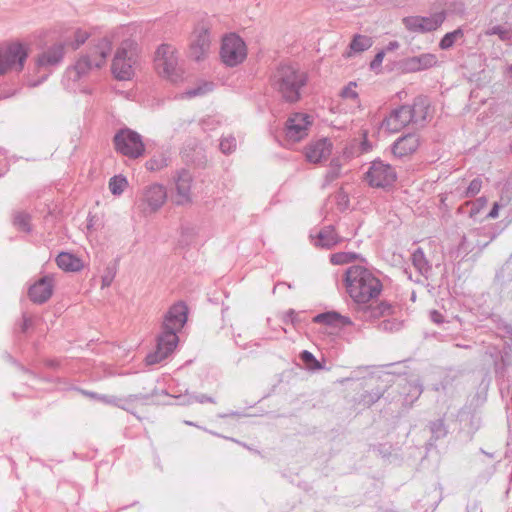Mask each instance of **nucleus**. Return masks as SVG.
I'll list each match as a JSON object with an SVG mask.
<instances>
[{
  "instance_id": "1",
  "label": "nucleus",
  "mask_w": 512,
  "mask_h": 512,
  "mask_svg": "<svg viewBox=\"0 0 512 512\" xmlns=\"http://www.w3.org/2000/svg\"><path fill=\"white\" fill-rule=\"evenodd\" d=\"M188 307L179 301L173 304L165 313L161 325V332L156 338V349L147 354L145 362L147 365L158 364L167 359L178 345L177 333L187 322Z\"/></svg>"
},
{
  "instance_id": "2",
  "label": "nucleus",
  "mask_w": 512,
  "mask_h": 512,
  "mask_svg": "<svg viewBox=\"0 0 512 512\" xmlns=\"http://www.w3.org/2000/svg\"><path fill=\"white\" fill-rule=\"evenodd\" d=\"M343 281L347 293L358 305L377 299L383 290L380 279L362 265L350 266L344 273Z\"/></svg>"
},
{
  "instance_id": "3",
  "label": "nucleus",
  "mask_w": 512,
  "mask_h": 512,
  "mask_svg": "<svg viewBox=\"0 0 512 512\" xmlns=\"http://www.w3.org/2000/svg\"><path fill=\"white\" fill-rule=\"evenodd\" d=\"M308 77L297 66L281 63L272 72L270 83L272 88L286 103H296L301 99V90L306 86Z\"/></svg>"
},
{
  "instance_id": "4",
  "label": "nucleus",
  "mask_w": 512,
  "mask_h": 512,
  "mask_svg": "<svg viewBox=\"0 0 512 512\" xmlns=\"http://www.w3.org/2000/svg\"><path fill=\"white\" fill-rule=\"evenodd\" d=\"M110 51L111 42L107 38H101L98 40L97 44L90 48L86 54L82 55L70 69V71L75 73L72 80L78 81L83 76L87 75L92 69L101 68Z\"/></svg>"
},
{
  "instance_id": "5",
  "label": "nucleus",
  "mask_w": 512,
  "mask_h": 512,
  "mask_svg": "<svg viewBox=\"0 0 512 512\" xmlns=\"http://www.w3.org/2000/svg\"><path fill=\"white\" fill-rule=\"evenodd\" d=\"M137 59V43L125 39L117 48L112 60L111 71L117 80H129L134 74L133 66Z\"/></svg>"
},
{
  "instance_id": "6",
  "label": "nucleus",
  "mask_w": 512,
  "mask_h": 512,
  "mask_svg": "<svg viewBox=\"0 0 512 512\" xmlns=\"http://www.w3.org/2000/svg\"><path fill=\"white\" fill-rule=\"evenodd\" d=\"M65 55V44L59 42L49 46L46 50L40 53L35 61L36 73L43 74L37 80L29 81L30 87H37L42 84L52 74L54 68L59 66Z\"/></svg>"
},
{
  "instance_id": "7",
  "label": "nucleus",
  "mask_w": 512,
  "mask_h": 512,
  "mask_svg": "<svg viewBox=\"0 0 512 512\" xmlns=\"http://www.w3.org/2000/svg\"><path fill=\"white\" fill-rule=\"evenodd\" d=\"M113 145L117 153L129 159H138L145 153L142 136L128 127L121 128L115 133Z\"/></svg>"
},
{
  "instance_id": "8",
  "label": "nucleus",
  "mask_w": 512,
  "mask_h": 512,
  "mask_svg": "<svg viewBox=\"0 0 512 512\" xmlns=\"http://www.w3.org/2000/svg\"><path fill=\"white\" fill-rule=\"evenodd\" d=\"M154 66L157 73L171 82H178L182 79V71L178 67V57L176 49L169 44H161L154 58Z\"/></svg>"
},
{
  "instance_id": "9",
  "label": "nucleus",
  "mask_w": 512,
  "mask_h": 512,
  "mask_svg": "<svg viewBox=\"0 0 512 512\" xmlns=\"http://www.w3.org/2000/svg\"><path fill=\"white\" fill-rule=\"evenodd\" d=\"M220 56L228 67L241 64L247 57V47L244 40L235 33L226 35L221 44Z\"/></svg>"
},
{
  "instance_id": "10",
  "label": "nucleus",
  "mask_w": 512,
  "mask_h": 512,
  "mask_svg": "<svg viewBox=\"0 0 512 512\" xmlns=\"http://www.w3.org/2000/svg\"><path fill=\"white\" fill-rule=\"evenodd\" d=\"M365 180L373 188H386L392 186L397 180L395 169L380 159L371 162L365 173Z\"/></svg>"
},
{
  "instance_id": "11",
  "label": "nucleus",
  "mask_w": 512,
  "mask_h": 512,
  "mask_svg": "<svg viewBox=\"0 0 512 512\" xmlns=\"http://www.w3.org/2000/svg\"><path fill=\"white\" fill-rule=\"evenodd\" d=\"M27 57L26 47L19 42L12 43L0 50V76L13 67L16 71H22Z\"/></svg>"
},
{
  "instance_id": "12",
  "label": "nucleus",
  "mask_w": 512,
  "mask_h": 512,
  "mask_svg": "<svg viewBox=\"0 0 512 512\" xmlns=\"http://www.w3.org/2000/svg\"><path fill=\"white\" fill-rule=\"evenodd\" d=\"M395 392L398 394V400H402V405L410 407L422 394L423 387L419 381H408L406 378H401L395 388L389 387L387 398L392 396L391 401H394L396 396L393 394Z\"/></svg>"
},
{
  "instance_id": "13",
  "label": "nucleus",
  "mask_w": 512,
  "mask_h": 512,
  "mask_svg": "<svg viewBox=\"0 0 512 512\" xmlns=\"http://www.w3.org/2000/svg\"><path fill=\"white\" fill-rule=\"evenodd\" d=\"M311 125L310 116L305 113H293L285 123V136L289 141L299 142L307 136Z\"/></svg>"
},
{
  "instance_id": "14",
  "label": "nucleus",
  "mask_w": 512,
  "mask_h": 512,
  "mask_svg": "<svg viewBox=\"0 0 512 512\" xmlns=\"http://www.w3.org/2000/svg\"><path fill=\"white\" fill-rule=\"evenodd\" d=\"M410 113L409 105H401L382 120L381 127L393 133L398 132L408 124L414 123Z\"/></svg>"
},
{
  "instance_id": "15",
  "label": "nucleus",
  "mask_w": 512,
  "mask_h": 512,
  "mask_svg": "<svg viewBox=\"0 0 512 512\" xmlns=\"http://www.w3.org/2000/svg\"><path fill=\"white\" fill-rule=\"evenodd\" d=\"M437 64V57L432 53H423L400 61L399 65L403 72L412 73L429 69Z\"/></svg>"
},
{
  "instance_id": "16",
  "label": "nucleus",
  "mask_w": 512,
  "mask_h": 512,
  "mask_svg": "<svg viewBox=\"0 0 512 512\" xmlns=\"http://www.w3.org/2000/svg\"><path fill=\"white\" fill-rule=\"evenodd\" d=\"M166 189L161 184H151L144 188L141 201L147 204L149 212H156L166 201Z\"/></svg>"
},
{
  "instance_id": "17",
  "label": "nucleus",
  "mask_w": 512,
  "mask_h": 512,
  "mask_svg": "<svg viewBox=\"0 0 512 512\" xmlns=\"http://www.w3.org/2000/svg\"><path fill=\"white\" fill-rule=\"evenodd\" d=\"M419 144V136L416 133H408L393 142L391 151L394 156L403 158L416 152Z\"/></svg>"
},
{
  "instance_id": "18",
  "label": "nucleus",
  "mask_w": 512,
  "mask_h": 512,
  "mask_svg": "<svg viewBox=\"0 0 512 512\" xmlns=\"http://www.w3.org/2000/svg\"><path fill=\"white\" fill-rule=\"evenodd\" d=\"M195 39L190 44V57L200 61L210 47V33L205 26H199L195 31Z\"/></svg>"
},
{
  "instance_id": "19",
  "label": "nucleus",
  "mask_w": 512,
  "mask_h": 512,
  "mask_svg": "<svg viewBox=\"0 0 512 512\" xmlns=\"http://www.w3.org/2000/svg\"><path fill=\"white\" fill-rule=\"evenodd\" d=\"M53 293L52 279L44 276L36 283L30 286L28 296L35 304H44L47 302Z\"/></svg>"
},
{
  "instance_id": "20",
  "label": "nucleus",
  "mask_w": 512,
  "mask_h": 512,
  "mask_svg": "<svg viewBox=\"0 0 512 512\" xmlns=\"http://www.w3.org/2000/svg\"><path fill=\"white\" fill-rule=\"evenodd\" d=\"M192 175L188 170H181L175 179V186L177 192L176 204L183 205L190 202V191L192 185Z\"/></svg>"
},
{
  "instance_id": "21",
  "label": "nucleus",
  "mask_w": 512,
  "mask_h": 512,
  "mask_svg": "<svg viewBox=\"0 0 512 512\" xmlns=\"http://www.w3.org/2000/svg\"><path fill=\"white\" fill-rule=\"evenodd\" d=\"M313 322L335 328H342L353 324L349 317L343 316L334 310L317 314L313 318Z\"/></svg>"
},
{
  "instance_id": "22",
  "label": "nucleus",
  "mask_w": 512,
  "mask_h": 512,
  "mask_svg": "<svg viewBox=\"0 0 512 512\" xmlns=\"http://www.w3.org/2000/svg\"><path fill=\"white\" fill-rule=\"evenodd\" d=\"M344 239L339 236L333 225L323 227L317 234L314 245L325 249H332Z\"/></svg>"
},
{
  "instance_id": "23",
  "label": "nucleus",
  "mask_w": 512,
  "mask_h": 512,
  "mask_svg": "<svg viewBox=\"0 0 512 512\" xmlns=\"http://www.w3.org/2000/svg\"><path fill=\"white\" fill-rule=\"evenodd\" d=\"M332 144L327 139H321L306 148V158L309 162L318 163L331 153Z\"/></svg>"
},
{
  "instance_id": "24",
  "label": "nucleus",
  "mask_w": 512,
  "mask_h": 512,
  "mask_svg": "<svg viewBox=\"0 0 512 512\" xmlns=\"http://www.w3.org/2000/svg\"><path fill=\"white\" fill-rule=\"evenodd\" d=\"M430 105L427 96L419 95L414 98L412 105H409V111L415 124L426 121Z\"/></svg>"
},
{
  "instance_id": "25",
  "label": "nucleus",
  "mask_w": 512,
  "mask_h": 512,
  "mask_svg": "<svg viewBox=\"0 0 512 512\" xmlns=\"http://www.w3.org/2000/svg\"><path fill=\"white\" fill-rule=\"evenodd\" d=\"M366 319H378L394 313V306L388 301H381L376 305L361 304Z\"/></svg>"
},
{
  "instance_id": "26",
  "label": "nucleus",
  "mask_w": 512,
  "mask_h": 512,
  "mask_svg": "<svg viewBox=\"0 0 512 512\" xmlns=\"http://www.w3.org/2000/svg\"><path fill=\"white\" fill-rule=\"evenodd\" d=\"M58 267L67 272H78L83 268L80 258L69 252H60L56 257Z\"/></svg>"
},
{
  "instance_id": "27",
  "label": "nucleus",
  "mask_w": 512,
  "mask_h": 512,
  "mask_svg": "<svg viewBox=\"0 0 512 512\" xmlns=\"http://www.w3.org/2000/svg\"><path fill=\"white\" fill-rule=\"evenodd\" d=\"M447 17L446 10L435 12L430 16H420L422 24L421 33H428L437 30Z\"/></svg>"
},
{
  "instance_id": "28",
  "label": "nucleus",
  "mask_w": 512,
  "mask_h": 512,
  "mask_svg": "<svg viewBox=\"0 0 512 512\" xmlns=\"http://www.w3.org/2000/svg\"><path fill=\"white\" fill-rule=\"evenodd\" d=\"M388 394V389H376L371 391H364L358 397L354 399V403L363 408H370L374 403H376L380 398L388 399L385 394Z\"/></svg>"
},
{
  "instance_id": "29",
  "label": "nucleus",
  "mask_w": 512,
  "mask_h": 512,
  "mask_svg": "<svg viewBox=\"0 0 512 512\" xmlns=\"http://www.w3.org/2000/svg\"><path fill=\"white\" fill-rule=\"evenodd\" d=\"M373 44L372 38L366 35L355 34L349 44L350 52L347 56H351V52L361 53L368 50Z\"/></svg>"
},
{
  "instance_id": "30",
  "label": "nucleus",
  "mask_w": 512,
  "mask_h": 512,
  "mask_svg": "<svg viewBox=\"0 0 512 512\" xmlns=\"http://www.w3.org/2000/svg\"><path fill=\"white\" fill-rule=\"evenodd\" d=\"M357 259L364 261V258L355 252H337L330 256V262L334 265L349 264Z\"/></svg>"
},
{
  "instance_id": "31",
  "label": "nucleus",
  "mask_w": 512,
  "mask_h": 512,
  "mask_svg": "<svg viewBox=\"0 0 512 512\" xmlns=\"http://www.w3.org/2000/svg\"><path fill=\"white\" fill-rule=\"evenodd\" d=\"M412 263L421 274L427 272L430 269V265L426 259L424 251L421 248H417L412 253Z\"/></svg>"
},
{
  "instance_id": "32",
  "label": "nucleus",
  "mask_w": 512,
  "mask_h": 512,
  "mask_svg": "<svg viewBox=\"0 0 512 512\" xmlns=\"http://www.w3.org/2000/svg\"><path fill=\"white\" fill-rule=\"evenodd\" d=\"M214 83L211 81H203L199 83L196 87H193L185 92L187 98H194L198 96H204L207 93L213 91Z\"/></svg>"
},
{
  "instance_id": "33",
  "label": "nucleus",
  "mask_w": 512,
  "mask_h": 512,
  "mask_svg": "<svg viewBox=\"0 0 512 512\" xmlns=\"http://www.w3.org/2000/svg\"><path fill=\"white\" fill-rule=\"evenodd\" d=\"M128 186V181L125 176L123 175H115L110 178L109 180V189L110 192L115 195H121L125 188Z\"/></svg>"
},
{
  "instance_id": "34",
  "label": "nucleus",
  "mask_w": 512,
  "mask_h": 512,
  "mask_svg": "<svg viewBox=\"0 0 512 512\" xmlns=\"http://www.w3.org/2000/svg\"><path fill=\"white\" fill-rule=\"evenodd\" d=\"M485 35H487V36L497 35L501 41L510 43V44L512 43V30L507 29L501 25H495V26L488 28L485 31Z\"/></svg>"
},
{
  "instance_id": "35",
  "label": "nucleus",
  "mask_w": 512,
  "mask_h": 512,
  "mask_svg": "<svg viewBox=\"0 0 512 512\" xmlns=\"http://www.w3.org/2000/svg\"><path fill=\"white\" fill-rule=\"evenodd\" d=\"M430 432L432 434V439L435 441L444 438L447 433V427L444 423V419L440 418L435 421H431L429 424Z\"/></svg>"
},
{
  "instance_id": "36",
  "label": "nucleus",
  "mask_w": 512,
  "mask_h": 512,
  "mask_svg": "<svg viewBox=\"0 0 512 512\" xmlns=\"http://www.w3.org/2000/svg\"><path fill=\"white\" fill-rule=\"evenodd\" d=\"M464 35L463 30L458 28L452 32L446 33L439 42V47L442 50L450 49L459 37Z\"/></svg>"
},
{
  "instance_id": "37",
  "label": "nucleus",
  "mask_w": 512,
  "mask_h": 512,
  "mask_svg": "<svg viewBox=\"0 0 512 512\" xmlns=\"http://www.w3.org/2000/svg\"><path fill=\"white\" fill-rule=\"evenodd\" d=\"M31 216L26 212H17L13 218V224L19 230L29 233L31 232L30 225Z\"/></svg>"
},
{
  "instance_id": "38",
  "label": "nucleus",
  "mask_w": 512,
  "mask_h": 512,
  "mask_svg": "<svg viewBox=\"0 0 512 512\" xmlns=\"http://www.w3.org/2000/svg\"><path fill=\"white\" fill-rule=\"evenodd\" d=\"M145 166L149 171H159L168 166V158L162 153L154 155L146 162Z\"/></svg>"
},
{
  "instance_id": "39",
  "label": "nucleus",
  "mask_w": 512,
  "mask_h": 512,
  "mask_svg": "<svg viewBox=\"0 0 512 512\" xmlns=\"http://www.w3.org/2000/svg\"><path fill=\"white\" fill-rule=\"evenodd\" d=\"M495 326L497 330L501 331L502 334L500 335L501 338L508 339L509 348L512 347V324L508 323L501 317H498L496 320H494Z\"/></svg>"
},
{
  "instance_id": "40",
  "label": "nucleus",
  "mask_w": 512,
  "mask_h": 512,
  "mask_svg": "<svg viewBox=\"0 0 512 512\" xmlns=\"http://www.w3.org/2000/svg\"><path fill=\"white\" fill-rule=\"evenodd\" d=\"M89 38V33L82 29H76L74 31V39L69 41L65 40L63 44L70 46L73 50L78 49L81 45H83L86 40Z\"/></svg>"
},
{
  "instance_id": "41",
  "label": "nucleus",
  "mask_w": 512,
  "mask_h": 512,
  "mask_svg": "<svg viewBox=\"0 0 512 512\" xmlns=\"http://www.w3.org/2000/svg\"><path fill=\"white\" fill-rule=\"evenodd\" d=\"M300 359L305 364V366L310 370H320L323 366L316 359V357L308 350H303L300 353Z\"/></svg>"
},
{
  "instance_id": "42",
  "label": "nucleus",
  "mask_w": 512,
  "mask_h": 512,
  "mask_svg": "<svg viewBox=\"0 0 512 512\" xmlns=\"http://www.w3.org/2000/svg\"><path fill=\"white\" fill-rule=\"evenodd\" d=\"M180 398L182 399V401L180 403L183 405H189L194 402H198L201 404L206 403V402L216 403L214 398L207 396L205 394H200V395L185 394V395L181 396Z\"/></svg>"
},
{
  "instance_id": "43",
  "label": "nucleus",
  "mask_w": 512,
  "mask_h": 512,
  "mask_svg": "<svg viewBox=\"0 0 512 512\" xmlns=\"http://www.w3.org/2000/svg\"><path fill=\"white\" fill-rule=\"evenodd\" d=\"M404 27L410 32L421 33L420 16H407L402 19Z\"/></svg>"
},
{
  "instance_id": "44",
  "label": "nucleus",
  "mask_w": 512,
  "mask_h": 512,
  "mask_svg": "<svg viewBox=\"0 0 512 512\" xmlns=\"http://www.w3.org/2000/svg\"><path fill=\"white\" fill-rule=\"evenodd\" d=\"M220 150L224 154H230L236 149V139L234 136L229 135L223 137L219 144Z\"/></svg>"
},
{
  "instance_id": "45",
  "label": "nucleus",
  "mask_w": 512,
  "mask_h": 512,
  "mask_svg": "<svg viewBox=\"0 0 512 512\" xmlns=\"http://www.w3.org/2000/svg\"><path fill=\"white\" fill-rule=\"evenodd\" d=\"M335 198H336L337 207L340 211H345L349 208V205H350L349 196L343 189H340L336 193Z\"/></svg>"
},
{
  "instance_id": "46",
  "label": "nucleus",
  "mask_w": 512,
  "mask_h": 512,
  "mask_svg": "<svg viewBox=\"0 0 512 512\" xmlns=\"http://www.w3.org/2000/svg\"><path fill=\"white\" fill-rule=\"evenodd\" d=\"M357 86V83L354 81H350L345 87L342 88L340 92V96L344 99H358L359 95L354 90V88Z\"/></svg>"
},
{
  "instance_id": "47",
  "label": "nucleus",
  "mask_w": 512,
  "mask_h": 512,
  "mask_svg": "<svg viewBox=\"0 0 512 512\" xmlns=\"http://www.w3.org/2000/svg\"><path fill=\"white\" fill-rule=\"evenodd\" d=\"M481 187H482V180L480 178H474L468 185V187L465 191V196L468 198L474 197L475 195H477L480 192Z\"/></svg>"
},
{
  "instance_id": "48",
  "label": "nucleus",
  "mask_w": 512,
  "mask_h": 512,
  "mask_svg": "<svg viewBox=\"0 0 512 512\" xmlns=\"http://www.w3.org/2000/svg\"><path fill=\"white\" fill-rule=\"evenodd\" d=\"M4 358H5L8 362H10V363L14 364V365H15V366L20 370V371H22L23 373H25V374H27V375H29V376H31V377H37L36 372H34V371H32V370H30V369L26 368L25 366H23V365H22L21 363H19V362H18V361H17V360H16V359L11 355V354H9V353H7V352H6V353L4 354Z\"/></svg>"
},
{
  "instance_id": "49",
  "label": "nucleus",
  "mask_w": 512,
  "mask_h": 512,
  "mask_svg": "<svg viewBox=\"0 0 512 512\" xmlns=\"http://www.w3.org/2000/svg\"><path fill=\"white\" fill-rule=\"evenodd\" d=\"M109 401H110V405L116 406L125 411H130V408H129L130 402L128 400V396L125 398H118V397L114 396L113 400H109Z\"/></svg>"
},
{
  "instance_id": "50",
  "label": "nucleus",
  "mask_w": 512,
  "mask_h": 512,
  "mask_svg": "<svg viewBox=\"0 0 512 512\" xmlns=\"http://www.w3.org/2000/svg\"><path fill=\"white\" fill-rule=\"evenodd\" d=\"M487 205V199L486 197L482 196L476 199V201L473 203V206L470 210V216H474L475 214L479 213L482 208H484Z\"/></svg>"
},
{
  "instance_id": "51",
  "label": "nucleus",
  "mask_w": 512,
  "mask_h": 512,
  "mask_svg": "<svg viewBox=\"0 0 512 512\" xmlns=\"http://www.w3.org/2000/svg\"><path fill=\"white\" fill-rule=\"evenodd\" d=\"M283 322L285 324L291 323L293 325H297L300 323L299 315L293 309H289L283 318Z\"/></svg>"
},
{
  "instance_id": "52",
  "label": "nucleus",
  "mask_w": 512,
  "mask_h": 512,
  "mask_svg": "<svg viewBox=\"0 0 512 512\" xmlns=\"http://www.w3.org/2000/svg\"><path fill=\"white\" fill-rule=\"evenodd\" d=\"M155 393L151 394H144V393H138V394H130L128 395V400L130 404L135 401H141L142 403H147L148 400H150Z\"/></svg>"
},
{
  "instance_id": "53",
  "label": "nucleus",
  "mask_w": 512,
  "mask_h": 512,
  "mask_svg": "<svg viewBox=\"0 0 512 512\" xmlns=\"http://www.w3.org/2000/svg\"><path fill=\"white\" fill-rule=\"evenodd\" d=\"M384 56H385V50H380L379 52H377L376 55L374 56L373 60L370 62V69L371 70L378 69L383 62Z\"/></svg>"
},
{
  "instance_id": "54",
  "label": "nucleus",
  "mask_w": 512,
  "mask_h": 512,
  "mask_svg": "<svg viewBox=\"0 0 512 512\" xmlns=\"http://www.w3.org/2000/svg\"><path fill=\"white\" fill-rule=\"evenodd\" d=\"M115 271L108 268L106 273L102 276V287H108L113 282Z\"/></svg>"
},
{
  "instance_id": "55",
  "label": "nucleus",
  "mask_w": 512,
  "mask_h": 512,
  "mask_svg": "<svg viewBox=\"0 0 512 512\" xmlns=\"http://www.w3.org/2000/svg\"><path fill=\"white\" fill-rule=\"evenodd\" d=\"M32 326V320L26 314L22 316V323L20 324V332L26 333L27 330Z\"/></svg>"
},
{
  "instance_id": "56",
  "label": "nucleus",
  "mask_w": 512,
  "mask_h": 512,
  "mask_svg": "<svg viewBox=\"0 0 512 512\" xmlns=\"http://www.w3.org/2000/svg\"><path fill=\"white\" fill-rule=\"evenodd\" d=\"M399 324L394 322V321H390V320H384L380 323L379 325V328L382 330V331H393L394 328H396V326H398Z\"/></svg>"
},
{
  "instance_id": "57",
  "label": "nucleus",
  "mask_w": 512,
  "mask_h": 512,
  "mask_svg": "<svg viewBox=\"0 0 512 512\" xmlns=\"http://www.w3.org/2000/svg\"><path fill=\"white\" fill-rule=\"evenodd\" d=\"M430 320L435 324L444 323V316L437 310L430 311Z\"/></svg>"
},
{
  "instance_id": "58",
  "label": "nucleus",
  "mask_w": 512,
  "mask_h": 512,
  "mask_svg": "<svg viewBox=\"0 0 512 512\" xmlns=\"http://www.w3.org/2000/svg\"><path fill=\"white\" fill-rule=\"evenodd\" d=\"M204 430H205L206 432H208V433H210V434L214 435V436L222 437V438H224V439H227V440H230V441H232V442L238 443V444L242 445L243 447H245V448H247V449H250V448L247 446V444L242 443V442H240V441H238V440H236V439H234V438H232V437H226V436H223V435H221V434H219V433H217V432H213V431H210V430H207V429H204Z\"/></svg>"
},
{
  "instance_id": "59",
  "label": "nucleus",
  "mask_w": 512,
  "mask_h": 512,
  "mask_svg": "<svg viewBox=\"0 0 512 512\" xmlns=\"http://www.w3.org/2000/svg\"><path fill=\"white\" fill-rule=\"evenodd\" d=\"M44 364L51 369H58L60 367V361L58 359H47L44 361Z\"/></svg>"
},
{
  "instance_id": "60",
  "label": "nucleus",
  "mask_w": 512,
  "mask_h": 512,
  "mask_svg": "<svg viewBox=\"0 0 512 512\" xmlns=\"http://www.w3.org/2000/svg\"><path fill=\"white\" fill-rule=\"evenodd\" d=\"M499 208H500L499 204L497 202H495L486 217L487 218H496L498 216Z\"/></svg>"
},
{
  "instance_id": "61",
  "label": "nucleus",
  "mask_w": 512,
  "mask_h": 512,
  "mask_svg": "<svg viewBox=\"0 0 512 512\" xmlns=\"http://www.w3.org/2000/svg\"><path fill=\"white\" fill-rule=\"evenodd\" d=\"M371 148H372V146H371L370 142L366 138H364V140L360 144L361 152L366 153V152L370 151Z\"/></svg>"
},
{
  "instance_id": "62",
  "label": "nucleus",
  "mask_w": 512,
  "mask_h": 512,
  "mask_svg": "<svg viewBox=\"0 0 512 512\" xmlns=\"http://www.w3.org/2000/svg\"><path fill=\"white\" fill-rule=\"evenodd\" d=\"M399 46H400V44H399V42H398V41H396V40H394V41H390V42L387 44V46L385 47V49H384V50H385V52H386V51H388V52H390V51H394V50L398 49V48H399Z\"/></svg>"
},
{
  "instance_id": "63",
  "label": "nucleus",
  "mask_w": 512,
  "mask_h": 512,
  "mask_svg": "<svg viewBox=\"0 0 512 512\" xmlns=\"http://www.w3.org/2000/svg\"><path fill=\"white\" fill-rule=\"evenodd\" d=\"M114 396L109 395H100L98 394L97 400H100L103 403L110 404L109 400H113Z\"/></svg>"
},
{
  "instance_id": "64",
  "label": "nucleus",
  "mask_w": 512,
  "mask_h": 512,
  "mask_svg": "<svg viewBox=\"0 0 512 512\" xmlns=\"http://www.w3.org/2000/svg\"><path fill=\"white\" fill-rule=\"evenodd\" d=\"M79 391L87 396V397H90V398H93V399H97L98 397V394L96 392H92V391H87V390H83V389H79Z\"/></svg>"
}]
</instances>
